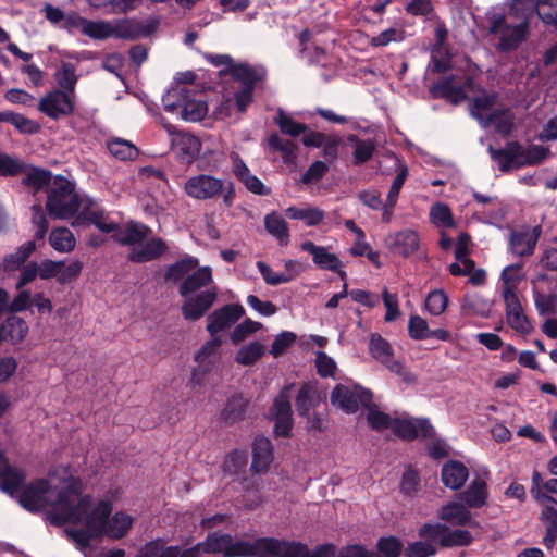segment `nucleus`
<instances>
[{
    "instance_id": "obj_5",
    "label": "nucleus",
    "mask_w": 557,
    "mask_h": 557,
    "mask_svg": "<svg viewBox=\"0 0 557 557\" xmlns=\"http://www.w3.org/2000/svg\"><path fill=\"white\" fill-rule=\"evenodd\" d=\"M81 208V198L72 182L57 176L48 187L46 209L53 219L67 220Z\"/></svg>"
},
{
    "instance_id": "obj_35",
    "label": "nucleus",
    "mask_w": 557,
    "mask_h": 557,
    "mask_svg": "<svg viewBox=\"0 0 557 557\" xmlns=\"http://www.w3.org/2000/svg\"><path fill=\"white\" fill-rule=\"evenodd\" d=\"M234 173L236 177L246 186V188L256 195L268 196L271 189L267 187L257 176L252 175L243 162L237 159L234 163Z\"/></svg>"
},
{
    "instance_id": "obj_8",
    "label": "nucleus",
    "mask_w": 557,
    "mask_h": 557,
    "mask_svg": "<svg viewBox=\"0 0 557 557\" xmlns=\"http://www.w3.org/2000/svg\"><path fill=\"white\" fill-rule=\"evenodd\" d=\"M189 92V89L178 86L168 90L162 99L164 110L174 112L177 108L182 107L181 115L184 120L198 122L206 116L208 106L205 101L187 100Z\"/></svg>"
},
{
    "instance_id": "obj_30",
    "label": "nucleus",
    "mask_w": 557,
    "mask_h": 557,
    "mask_svg": "<svg viewBox=\"0 0 557 557\" xmlns=\"http://www.w3.org/2000/svg\"><path fill=\"white\" fill-rule=\"evenodd\" d=\"M151 233V230L143 223L131 221L123 227L116 226L113 238L122 246H135L141 244Z\"/></svg>"
},
{
    "instance_id": "obj_56",
    "label": "nucleus",
    "mask_w": 557,
    "mask_h": 557,
    "mask_svg": "<svg viewBox=\"0 0 557 557\" xmlns=\"http://www.w3.org/2000/svg\"><path fill=\"white\" fill-rule=\"evenodd\" d=\"M430 221L437 227L447 228L455 225L449 207L443 202H436L430 208Z\"/></svg>"
},
{
    "instance_id": "obj_13",
    "label": "nucleus",
    "mask_w": 557,
    "mask_h": 557,
    "mask_svg": "<svg viewBox=\"0 0 557 557\" xmlns=\"http://www.w3.org/2000/svg\"><path fill=\"white\" fill-rule=\"evenodd\" d=\"M145 34L146 32L143 25L133 18H124L115 22L99 21L97 40L108 38L134 40Z\"/></svg>"
},
{
    "instance_id": "obj_57",
    "label": "nucleus",
    "mask_w": 557,
    "mask_h": 557,
    "mask_svg": "<svg viewBox=\"0 0 557 557\" xmlns=\"http://www.w3.org/2000/svg\"><path fill=\"white\" fill-rule=\"evenodd\" d=\"M185 191L193 198L207 199L209 197V176L200 174L190 177L185 183Z\"/></svg>"
},
{
    "instance_id": "obj_51",
    "label": "nucleus",
    "mask_w": 557,
    "mask_h": 557,
    "mask_svg": "<svg viewBox=\"0 0 557 557\" xmlns=\"http://www.w3.org/2000/svg\"><path fill=\"white\" fill-rule=\"evenodd\" d=\"M84 219L103 233L114 234V232L116 231L117 223L111 220L109 214L102 210L90 209L84 213Z\"/></svg>"
},
{
    "instance_id": "obj_44",
    "label": "nucleus",
    "mask_w": 557,
    "mask_h": 557,
    "mask_svg": "<svg viewBox=\"0 0 557 557\" xmlns=\"http://www.w3.org/2000/svg\"><path fill=\"white\" fill-rule=\"evenodd\" d=\"M49 244L58 252H70L75 248L76 239L67 227H55L50 232Z\"/></svg>"
},
{
    "instance_id": "obj_39",
    "label": "nucleus",
    "mask_w": 557,
    "mask_h": 557,
    "mask_svg": "<svg viewBox=\"0 0 557 557\" xmlns=\"http://www.w3.org/2000/svg\"><path fill=\"white\" fill-rule=\"evenodd\" d=\"M54 79L59 90L67 91L73 96L75 95L78 76L76 74V66L73 63L62 62L60 67L54 72Z\"/></svg>"
},
{
    "instance_id": "obj_16",
    "label": "nucleus",
    "mask_w": 557,
    "mask_h": 557,
    "mask_svg": "<svg viewBox=\"0 0 557 557\" xmlns=\"http://www.w3.org/2000/svg\"><path fill=\"white\" fill-rule=\"evenodd\" d=\"M487 151L492 161H494L498 170L503 173L510 171L512 168H523V146L517 141H508L504 148H494L488 146Z\"/></svg>"
},
{
    "instance_id": "obj_29",
    "label": "nucleus",
    "mask_w": 557,
    "mask_h": 557,
    "mask_svg": "<svg viewBox=\"0 0 557 557\" xmlns=\"http://www.w3.org/2000/svg\"><path fill=\"white\" fill-rule=\"evenodd\" d=\"M165 242L160 237L149 238L145 244L134 247L127 259L136 263H145L160 258L166 250Z\"/></svg>"
},
{
    "instance_id": "obj_53",
    "label": "nucleus",
    "mask_w": 557,
    "mask_h": 557,
    "mask_svg": "<svg viewBox=\"0 0 557 557\" xmlns=\"http://www.w3.org/2000/svg\"><path fill=\"white\" fill-rule=\"evenodd\" d=\"M447 306L448 296L443 289H433L428 293L424 307L431 315H441L446 310Z\"/></svg>"
},
{
    "instance_id": "obj_42",
    "label": "nucleus",
    "mask_w": 557,
    "mask_h": 557,
    "mask_svg": "<svg viewBox=\"0 0 557 557\" xmlns=\"http://www.w3.org/2000/svg\"><path fill=\"white\" fill-rule=\"evenodd\" d=\"M269 147L281 152V157L284 163L293 164L297 158V145L292 140L282 138L278 134L273 133L268 137Z\"/></svg>"
},
{
    "instance_id": "obj_54",
    "label": "nucleus",
    "mask_w": 557,
    "mask_h": 557,
    "mask_svg": "<svg viewBox=\"0 0 557 557\" xmlns=\"http://www.w3.org/2000/svg\"><path fill=\"white\" fill-rule=\"evenodd\" d=\"M264 352V347L259 342H251L239 348L235 356V361L242 366L255 363Z\"/></svg>"
},
{
    "instance_id": "obj_19",
    "label": "nucleus",
    "mask_w": 557,
    "mask_h": 557,
    "mask_svg": "<svg viewBox=\"0 0 557 557\" xmlns=\"http://www.w3.org/2000/svg\"><path fill=\"white\" fill-rule=\"evenodd\" d=\"M393 433L407 441H412L418 437H431L434 433L433 426L428 419H393L392 422Z\"/></svg>"
},
{
    "instance_id": "obj_48",
    "label": "nucleus",
    "mask_w": 557,
    "mask_h": 557,
    "mask_svg": "<svg viewBox=\"0 0 557 557\" xmlns=\"http://www.w3.org/2000/svg\"><path fill=\"white\" fill-rule=\"evenodd\" d=\"M294 385L287 384L280 391L270 409L271 417H293L290 397Z\"/></svg>"
},
{
    "instance_id": "obj_33",
    "label": "nucleus",
    "mask_w": 557,
    "mask_h": 557,
    "mask_svg": "<svg viewBox=\"0 0 557 557\" xmlns=\"http://www.w3.org/2000/svg\"><path fill=\"white\" fill-rule=\"evenodd\" d=\"M430 92L435 99H445L457 104L466 99V92L461 86L454 84L453 77H445L436 81L430 88Z\"/></svg>"
},
{
    "instance_id": "obj_21",
    "label": "nucleus",
    "mask_w": 557,
    "mask_h": 557,
    "mask_svg": "<svg viewBox=\"0 0 557 557\" xmlns=\"http://www.w3.org/2000/svg\"><path fill=\"white\" fill-rule=\"evenodd\" d=\"M542 234V226L524 227L510 234L509 246L513 255L518 257L531 256Z\"/></svg>"
},
{
    "instance_id": "obj_60",
    "label": "nucleus",
    "mask_w": 557,
    "mask_h": 557,
    "mask_svg": "<svg viewBox=\"0 0 557 557\" xmlns=\"http://www.w3.org/2000/svg\"><path fill=\"white\" fill-rule=\"evenodd\" d=\"M472 535L467 530H453L447 531L443 533V536H441V546L443 547H454V546H468L472 543Z\"/></svg>"
},
{
    "instance_id": "obj_59",
    "label": "nucleus",
    "mask_w": 557,
    "mask_h": 557,
    "mask_svg": "<svg viewBox=\"0 0 557 557\" xmlns=\"http://www.w3.org/2000/svg\"><path fill=\"white\" fill-rule=\"evenodd\" d=\"M495 99V95H482L473 99L470 109L471 115L482 125L485 123L487 117L486 112L494 106Z\"/></svg>"
},
{
    "instance_id": "obj_50",
    "label": "nucleus",
    "mask_w": 557,
    "mask_h": 557,
    "mask_svg": "<svg viewBox=\"0 0 557 557\" xmlns=\"http://www.w3.org/2000/svg\"><path fill=\"white\" fill-rule=\"evenodd\" d=\"M261 474L262 473L250 472V475H245L240 480L242 488L247 493H253L252 499L245 504L249 509H253L262 503V498L259 493L262 485Z\"/></svg>"
},
{
    "instance_id": "obj_28",
    "label": "nucleus",
    "mask_w": 557,
    "mask_h": 557,
    "mask_svg": "<svg viewBox=\"0 0 557 557\" xmlns=\"http://www.w3.org/2000/svg\"><path fill=\"white\" fill-rule=\"evenodd\" d=\"M387 243L394 253L409 257L418 250L420 238L417 232L403 230L389 235Z\"/></svg>"
},
{
    "instance_id": "obj_38",
    "label": "nucleus",
    "mask_w": 557,
    "mask_h": 557,
    "mask_svg": "<svg viewBox=\"0 0 557 557\" xmlns=\"http://www.w3.org/2000/svg\"><path fill=\"white\" fill-rule=\"evenodd\" d=\"M264 228L281 246L289 243V230L284 218L273 211L264 216Z\"/></svg>"
},
{
    "instance_id": "obj_26",
    "label": "nucleus",
    "mask_w": 557,
    "mask_h": 557,
    "mask_svg": "<svg viewBox=\"0 0 557 557\" xmlns=\"http://www.w3.org/2000/svg\"><path fill=\"white\" fill-rule=\"evenodd\" d=\"M273 461V445L265 436H256L252 443L250 472L267 473Z\"/></svg>"
},
{
    "instance_id": "obj_4",
    "label": "nucleus",
    "mask_w": 557,
    "mask_h": 557,
    "mask_svg": "<svg viewBox=\"0 0 557 557\" xmlns=\"http://www.w3.org/2000/svg\"><path fill=\"white\" fill-rule=\"evenodd\" d=\"M164 280L175 284L180 283V294L187 297L207 285L209 269L200 268L198 259L187 256L168 268Z\"/></svg>"
},
{
    "instance_id": "obj_18",
    "label": "nucleus",
    "mask_w": 557,
    "mask_h": 557,
    "mask_svg": "<svg viewBox=\"0 0 557 557\" xmlns=\"http://www.w3.org/2000/svg\"><path fill=\"white\" fill-rule=\"evenodd\" d=\"M300 248L312 256V261L318 268L334 271L343 281L346 280L347 274L343 270L342 260L335 253L330 252L326 247L317 246L313 242L307 240L300 245Z\"/></svg>"
},
{
    "instance_id": "obj_43",
    "label": "nucleus",
    "mask_w": 557,
    "mask_h": 557,
    "mask_svg": "<svg viewBox=\"0 0 557 557\" xmlns=\"http://www.w3.org/2000/svg\"><path fill=\"white\" fill-rule=\"evenodd\" d=\"M107 148L114 158L122 161L135 160L139 154V150L133 143L117 137L110 138L107 141Z\"/></svg>"
},
{
    "instance_id": "obj_41",
    "label": "nucleus",
    "mask_w": 557,
    "mask_h": 557,
    "mask_svg": "<svg viewBox=\"0 0 557 557\" xmlns=\"http://www.w3.org/2000/svg\"><path fill=\"white\" fill-rule=\"evenodd\" d=\"M209 308V292L203 290L195 297H186L182 307L183 315L187 320H197Z\"/></svg>"
},
{
    "instance_id": "obj_32",
    "label": "nucleus",
    "mask_w": 557,
    "mask_h": 557,
    "mask_svg": "<svg viewBox=\"0 0 557 557\" xmlns=\"http://www.w3.org/2000/svg\"><path fill=\"white\" fill-rule=\"evenodd\" d=\"M515 113L510 108L499 107L494 109L486 117L484 127L490 124L494 125L496 133L502 135L503 137H508L511 135L515 129Z\"/></svg>"
},
{
    "instance_id": "obj_6",
    "label": "nucleus",
    "mask_w": 557,
    "mask_h": 557,
    "mask_svg": "<svg viewBox=\"0 0 557 557\" xmlns=\"http://www.w3.org/2000/svg\"><path fill=\"white\" fill-rule=\"evenodd\" d=\"M488 32L499 34V48L504 51L516 49L527 38L529 21H520L517 25L506 24L503 13H492L487 16Z\"/></svg>"
},
{
    "instance_id": "obj_25",
    "label": "nucleus",
    "mask_w": 557,
    "mask_h": 557,
    "mask_svg": "<svg viewBox=\"0 0 557 557\" xmlns=\"http://www.w3.org/2000/svg\"><path fill=\"white\" fill-rule=\"evenodd\" d=\"M322 401V396L317 381L304 382L296 395L295 406L297 413L302 418H308L312 409Z\"/></svg>"
},
{
    "instance_id": "obj_27",
    "label": "nucleus",
    "mask_w": 557,
    "mask_h": 557,
    "mask_svg": "<svg viewBox=\"0 0 557 557\" xmlns=\"http://www.w3.org/2000/svg\"><path fill=\"white\" fill-rule=\"evenodd\" d=\"M438 519L457 527L472 524L470 508L461 500H451L443 505L437 512Z\"/></svg>"
},
{
    "instance_id": "obj_1",
    "label": "nucleus",
    "mask_w": 557,
    "mask_h": 557,
    "mask_svg": "<svg viewBox=\"0 0 557 557\" xmlns=\"http://www.w3.org/2000/svg\"><path fill=\"white\" fill-rule=\"evenodd\" d=\"M211 65L219 69L218 75L226 85L222 101L214 109L216 120H226L235 114L238 119L253 101L257 85L267 77V70L259 64L235 62L230 54H212Z\"/></svg>"
},
{
    "instance_id": "obj_9",
    "label": "nucleus",
    "mask_w": 557,
    "mask_h": 557,
    "mask_svg": "<svg viewBox=\"0 0 557 557\" xmlns=\"http://www.w3.org/2000/svg\"><path fill=\"white\" fill-rule=\"evenodd\" d=\"M209 553V536L197 545L182 549L180 546H168L161 539L147 542L135 557H202Z\"/></svg>"
},
{
    "instance_id": "obj_64",
    "label": "nucleus",
    "mask_w": 557,
    "mask_h": 557,
    "mask_svg": "<svg viewBox=\"0 0 557 557\" xmlns=\"http://www.w3.org/2000/svg\"><path fill=\"white\" fill-rule=\"evenodd\" d=\"M437 547L423 540L409 543L404 548L405 557H432L436 554Z\"/></svg>"
},
{
    "instance_id": "obj_37",
    "label": "nucleus",
    "mask_w": 557,
    "mask_h": 557,
    "mask_svg": "<svg viewBox=\"0 0 557 557\" xmlns=\"http://www.w3.org/2000/svg\"><path fill=\"white\" fill-rule=\"evenodd\" d=\"M349 144L355 146L352 151V163L355 165H361L370 161L375 152L376 145L373 139H361L356 134H349L347 136Z\"/></svg>"
},
{
    "instance_id": "obj_61",
    "label": "nucleus",
    "mask_w": 557,
    "mask_h": 557,
    "mask_svg": "<svg viewBox=\"0 0 557 557\" xmlns=\"http://www.w3.org/2000/svg\"><path fill=\"white\" fill-rule=\"evenodd\" d=\"M4 329L13 343L22 342L28 333L27 323L18 317H9L5 321Z\"/></svg>"
},
{
    "instance_id": "obj_14",
    "label": "nucleus",
    "mask_w": 557,
    "mask_h": 557,
    "mask_svg": "<svg viewBox=\"0 0 557 557\" xmlns=\"http://www.w3.org/2000/svg\"><path fill=\"white\" fill-rule=\"evenodd\" d=\"M38 110L52 120L67 116L74 112V96L67 91L54 89L45 95L38 102Z\"/></svg>"
},
{
    "instance_id": "obj_58",
    "label": "nucleus",
    "mask_w": 557,
    "mask_h": 557,
    "mask_svg": "<svg viewBox=\"0 0 557 557\" xmlns=\"http://www.w3.org/2000/svg\"><path fill=\"white\" fill-rule=\"evenodd\" d=\"M275 123L278 125L283 134L290 137H298L307 131L306 124L295 121L293 117L286 115L281 109L275 117Z\"/></svg>"
},
{
    "instance_id": "obj_46",
    "label": "nucleus",
    "mask_w": 557,
    "mask_h": 557,
    "mask_svg": "<svg viewBox=\"0 0 557 557\" xmlns=\"http://www.w3.org/2000/svg\"><path fill=\"white\" fill-rule=\"evenodd\" d=\"M247 405L248 401L240 395L231 397L222 410V420L226 423H234L236 421L243 420Z\"/></svg>"
},
{
    "instance_id": "obj_15",
    "label": "nucleus",
    "mask_w": 557,
    "mask_h": 557,
    "mask_svg": "<svg viewBox=\"0 0 557 557\" xmlns=\"http://www.w3.org/2000/svg\"><path fill=\"white\" fill-rule=\"evenodd\" d=\"M172 136L171 148L176 158L185 164H190L199 154L201 149L200 140L186 132H175L172 126L168 127Z\"/></svg>"
},
{
    "instance_id": "obj_12",
    "label": "nucleus",
    "mask_w": 557,
    "mask_h": 557,
    "mask_svg": "<svg viewBox=\"0 0 557 557\" xmlns=\"http://www.w3.org/2000/svg\"><path fill=\"white\" fill-rule=\"evenodd\" d=\"M100 507L102 509H106V513L100 517V522L103 528L101 536L107 535L108 537L111 539L124 537L132 528L133 518L123 512H116L114 516H112V518H109L112 511L110 502L99 500L98 503L95 504L91 500V511H96Z\"/></svg>"
},
{
    "instance_id": "obj_3",
    "label": "nucleus",
    "mask_w": 557,
    "mask_h": 557,
    "mask_svg": "<svg viewBox=\"0 0 557 557\" xmlns=\"http://www.w3.org/2000/svg\"><path fill=\"white\" fill-rule=\"evenodd\" d=\"M73 481L81 479L72 475L67 467H60L49 473V479H38L26 485L17 496L18 503L32 512L47 510V519L51 522L61 497L74 493Z\"/></svg>"
},
{
    "instance_id": "obj_11",
    "label": "nucleus",
    "mask_w": 557,
    "mask_h": 557,
    "mask_svg": "<svg viewBox=\"0 0 557 557\" xmlns=\"http://www.w3.org/2000/svg\"><path fill=\"white\" fill-rule=\"evenodd\" d=\"M331 403L347 413L356 412L359 407L369 408L373 400L372 392L359 385L348 387L336 385L331 393Z\"/></svg>"
},
{
    "instance_id": "obj_31",
    "label": "nucleus",
    "mask_w": 557,
    "mask_h": 557,
    "mask_svg": "<svg viewBox=\"0 0 557 557\" xmlns=\"http://www.w3.org/2000/svg\"><path fill=\"white\" fill-rule=\"evenodd\" d=\"M469 478V469L459 460H448L442 466L441 479L444 486L458 491Z\"/></svg>"
},
{
    "instance_id": "obj_47",
    "label": "nucleus",
    "mask_w": 557,
    "mask_h": 557,
    "mask_svg": "<svg viewBox=\"0 0 557 557\" xmlns=\"http://www.w3.org/2000/svg\"><path fill=\"white\" fill-rule=\"evenodd\" d=\"M285 213L292 220H302L307 226H315L320 224L324 218L322 210L311 207H288Z\"/></svg>"
},
{
    "instance_id": "obj_40",
    "label": "nucleus",
    "mask_w": 557,
    "mask_h": 557,
    "mask_svg": "<svg viewBox=\"0 0 557 557\" xmlns=\"http://www.w3.org/2000/svg\"><path fill=\"white\" fill-rule=\"evenodd\" d=\"M36 249L34 240H28L21 245L13 253L8 255L2 262L3 270L7 272H14L22 269L25 261Z\"/></svg>"
},
{
    "instance_id": "obj_63",
    "label": "nucleus",
    "mask_w": 557,
    "mask_h": 557,
    "mask_svg": "<svg viewBox=\"0 0 557 557\" xmlns=\"http://www.w3.org/2000/svg\"><path fill=\"white\" fill-rule=\"evenodd\" d=\"M262 327V324L251 319H246L237 324L232 331L230 337L233 344H238L246 339L249 335L256 333Z\"/></svg>"
},
{
    "instance_id": "obj_34",
    "label": "nucleus",
    "mask_w": 557,
    "mask_h": 557,
    "mask_svg": "<svg viewBox=\"0 0 557 557\" xmlns=\"http://www.w3.org/2000/svg\"><path fill=\"white\" fill-rule=\"evenodd\" d=\"M0 479L2 491L14 495L18 492L21 493V487L26 479V474L22 469L9 466L7 459L3 457V461H0Z\"/></svg>"
},
{
    "instance_id": "obj_17",
    "label": "nucleus",
    "mask_w": 557,
    "mask_h": 557,
    "mask_svg": "<svg viewBox=\"0 0 557 557\" xmlns=\"http://www.w3.org/2000/svg\"><path fill=\"white\" fill-rule=\"evenodd\" d=\"M369 351L375 360L385 366L391 372L405 376L406 370L404 364L393 358L391 344L380 334L373 333L370 335Z\"/></svg>"
},
{
    "instance_id": "obj_55",
    "label": "nucleus",
    "mask_w": 557,
    "mask_h": 557,
    "mask_svg": "<svg viewBox=\"0 0 557 557\" xmlns=\"http://www.w3.org/2000/svg\"><path fill=\"white\" fill-rule=\"evenodd\" d=\"M25 176L23 178V183L35 190H39L45 186H50L52 183L51 181V173L47 170H42L39 168H32L29 170H26V166L24 165V172Z\"/></svg>"
},
{
    "instance_id": "obj_62",
    "label": "nucleus",
    "mask_w": 557,
    "mask_h": 557,
    "mask_svg": "<svg viewBox=\"0 0 557 557\" xmlns=\"http://www.w3.org/2000/svg\"><path fill=\"white\" fill-rule=\"evenodd\" d=\"M446 531L447 527L445 524L426 522L419 528L418 535L424 542L436 546L437 542L441 543V536H443V533Z\"/></svg>"
},
{
    "instance_id": "obj_36",
    "label": "nucleus",
    "mask_w": 557,
    "mask_h": 557,
    "mask_svg": "<svg viewBox=\"0 0 557 557\" xmlns=\"http://www.w3.org/2000/svg\"><path fill=\"white\" fill-rule=\"evenodd\" d=\"M61 27L70 33L79 30L82 34L88 36L89 38L97 40L99 21H89L76 13H71L65 15Z\"/></svg>"
},
{
    "instance_id": "obj_52",
    "label": "nucleus",
    "mask_w": 557,
    "mask_h": 557,
    "mask_svg": "<svg viewBox=\"0 0 557 557\" xmlns=\"http://www.w3.org/2000/svg\"><path fill=\"white\" fill-rule=\"evenodd\" d=\"M195 361L198 367L193 370L191 382L200 385L205 383L209 371V342L205 343L195 355Z\"/></svg>"
},
{
    "instance_id": "obj_20",
    "label": "nucleus",
    "mask_w": 557,
    "mask_h": 557,
    "mask_svg": "<svg viewBox=\"0 0 557 557\" xmlns=\"http://www.w3.org/2000/svg\"><path fill=\"white\" fill-rule=\"evenodd\" d=\"M488 496L487 473H485L475 476L465 491L456 495V498L463 502L470 509H480L487 504Z\"/></svg>"
},
{
    "instance_id": "obj_22",
    "label": "nucleus",
    "mask_w": 557,
    "mask_h": 557,
    "mask_svg": "<svg viewBox=\"0 0 557 557\" xmlns=\"http://www.w3.org/2000/svg\"><path fill=\"white\" fill-rule=\"evenodd\" d=\"M503 297L506 306V320L508 325L519 333L529 334L532 330V325L523 313L516 292L508 289Z\"/></svg>"
},
{
    "instance_id": "obj_23",
    "label": "nucleus",
    "mask_w": 557,
    "mask_h": 557,
    "mask_svg": "<svg viewBox=\"0 0 557 557\" xmlns=\"http://www.w3.org/2000/svg\"><path fill=\"white\" fill-rule=\"evenodd\" d=\"M244 315L245 309L240 304H228L211 312V346L214 333L230 329Z\"/></svg>"
},
{
    "instance_id": "obj_49",
    "label": "nucleus",
    "mask_w": 557,
    "mask_h": 557,
    "mask_svg": "<svg viewBox=\"0 0 557 557\" xmlns=\"http://www.w3.org/2000/svg\"><path fill=\"white\" fill-rule=\"evenodd\" d=\"M463 309L474 315L486 318L492 310V302L480 294H467L463 298Z\"/></svg>"
},
{
    "instance_id": "obj_2",
    "label": "nucleus",
    "mask_w": 557,
    "mask_h": 557,
    "mask_svg": "<svg viewBox=\"0 0 557 557\" xmlns=\"http://www.w3.org/2000/svg\"><path fill=\"white\" fill-rule=\"evenodd\" d=\"M74 493L62 496L51 516V523L62 525L64 523L83 524L84 529L67 530L69 536L83 549L91 540L101 537L103 531L100 517L106 513L101 507L91 511V496L83 495V482L73 481Z\"/></svg>"
},
{
    "instance_id": "obj_24",
    "label": "nucleus",
    "mask_w": 557,
    "mask_h": 557,
    "mask_svg": "<svg viewBox=\"0 0 557 557\" xmlns=\"http://www.w3.org/2000/svg\"><path fill=\"white\" fill-rule=\"evenodd\" d=\"M534 498L537 502H545L541 512V520L546 524V534L543 537V544L552 549L557 541V500L547 494H536Z\"/></svg>"
},
{
    "instance_id": "obj_45",
    "label": "nucleus",
    "mask_w": 557,
    "mask_h": 557,
    "mask_svg": "<svg viewBox=\"0 0 557 557\" xmlns=\"http://www.w3.org/2000/svg\"><path fill=\"white\" fill-rule=\"evenodd\" d=\"M247 465V451L243 449H234L226 455L223 462V471L225 474L237 476L242 473H245Z\"/></svg>"
},
{
    "instance_id": "obj_10",
    "label": "nucleus",
    "mask_w": 557,
    "mask_h": 557,
    "mask_svg": "<svg viewBox=\"0 0 557 557\" xmlns=\"http://www.w3.org/2000/svg\"><path fill=\"white\" fill-rule=\"evenodd\" d=\"M259 539L251 542L235 541L230 534L211 532V554L223 557H258Z\"/></svg>"
},
{
    "instance_id": "obj_7",
    "label": "nucleus",
    "mask_w": 557,
    "mask_h": 557,
    "mask_svg": "<svg viewBox=\"0 0 557 557\" xmlns=\"http://www.w3.org/2000/svg\"><path fill=\"white\" fill-rule=\"evenodd\" d=\"M258 557H323L321 545L310 550L307 545L275 537H259Z\"/></svg>"
}]
</instances>
